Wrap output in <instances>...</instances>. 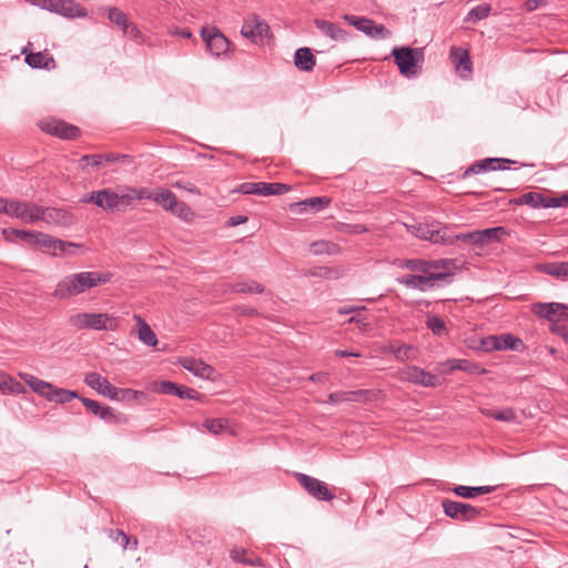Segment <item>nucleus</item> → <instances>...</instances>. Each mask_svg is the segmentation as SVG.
I'll return each mask as SVG.
<instances>
[{
	"mask_svg": "<svg viewBox=\"0 0 568 568\" xmlns=\"http://www.w3.org/2000/svg\"><path fill=\"white\" fill-rule=\"evenodd\" d=\"M344 20L348 22L351 26L355 27L357 30L362 31L367 36L371 32V21L372 19L365 17H357L353 14H345Z\"/></svg>",
	"mask_w": 568,
	"mask_h": 568,
	"instance_id": "obj_48",
	"label": "nucleus"
},
{
	"mask_svg": "<svg viewBox=\"0 0 568 568\" xmlns=\"http://www.w3.org/2000/svg\"><path fill=\"white\" fill-rule=\"evenodd\" d=\"M373 396L372 390L357 389V390H341L331 393L327 397V403L337 405L341 403H365L368 402Z\"/></svg>",
	"mask_w": 568,
	"mask_h": 568,
	"instance_id": "obj_20",
	"label": "nucleus"
},
{
	"mask_svg": "<svg viewBox=\"0 0 568 568\" xmlns=\"http://www.w3.org/2000/svg\"><path fill=\"white\" fill-rule=\"evenodd\" d=\"M138 322V337L146 346L154 347L158 345V338L151 326L141 316L135 315Z\"/></svg>",
	"mask_w": 568,
	"mask_h": 568,
	"instance_id": "obj_33",
	"label": "nucleus"
},
{
	"mask_svg": "<svg viewBox=\"0 0 568 568\" xmlns=\"http://www.w3.org/2000/svg\"><path fill=\"white\" fill-rule=\"evenodd\" d=\"M43 132L60 139L71 140L80 134V129L62 120H44L40 122Z\"/></svg>",
	"mask_w": 568,
	"mask_h": 568,
	"instance_id": "obj_17",
	"label": "nucleus"
},
{
	"mask_svg": "<svg viewBox=\"0 0 568 568\" xmlns=\"http://www.w3.org/2000/svg\"><path fill=\"white\" fill-rule=\"evenodd\" d=\"M499 335H490L481 339V347L486 352L499 351Z\"/></svg>",
	"mask_w": 568,
	"mask_h": 568,
	"instance_id": "obj_58",
	"label": "nucleus"
},
{
	"mask_svg": "<svg viewBox=\"0 0 568 568\" xmlns=\"http://www.w3.org/2000/svg\"><path fill=\"white\" fill-rule=\"evenodd\" d=\"M104 154H85L80 159V165L82 168L87 165L100 166L104 163Z\"/></svg>",
	"mask_w": 568,
	"mask_h": 568,
	"instance_id": "obj_56",
	"label": "nucleus"
},
{
	"mask_svg": "<svg viewBox=\"0 0 568 568\" xmlns=\"http://www.w3.org/2000/svg\"><path fill=\"white\" fill-rule=\"evenodd\" d=\"M509 163L514 162L503 158H486L484 160L476 161L468 166L462 174V179H467L473 174H479L487 171L508 170L509 168L507 164Z\"/></svg>",
	"mask_w": 568,
	"mask_h": 568,
	"instance_id": "obj_18",
	"label": "nucleus"
},
{
	"mask_svg": "<svg viewBox=\"0 0 568 568\" xmlns=\"http://www.w3.org/2000/svg\"><path fill=\"white\" fill-rule=\"evenodd\" d=\"M389 352L394 355L397 361H410L415 358V348L407 344L390 345Z\"/></svg>",
	"mask_w": 568,
	"mask_h": 568,
	"instance_id": "obj_42",
	"label": "nucleus"
},
{
	"mask_svg": "<svg viewBox=\"0 0 568 568\" xmlns=\"http://www.w3.org/2000/svg\"><path fill=\"white\" fill-rule=\"evenodd\" d=\"M201 36L207 50L213 55L220 57L229 51L230 41L217 28H203Z\"/></svg>",
	"mask_w": 568,
	"mask_h": 568,
	"instance_id": "obj_14",
	"label": "nucleus"
},
{
	"mask_svg": "<svg viewBox=\"0 0 568 568\" xmlns=\"http://www.w3.org/2000/svg\"><path fill=\"white\" fill-rule=\"evenodd\" d=\"M428 272L433 274H447L440 282H450L456 268V261L453 258L428 260Z\"/></svg>",
	"mask_w": 568,
	"mask_h": 568,
	"instance_id": "obj_25",
	"label": "nucleus"
},
{
	"mask_svg": "<svg viewBox=\"0 0 568 568\" xmlns=\"http://www.w3.org/2000/svg\"><path fill=\"white\" fill-rule=\"evenodd\" d=\"M32 246L42 248L43 252L50 253L52 255H63L67 253L69 247H79L78 244L72 242H65L59 239L53 237L52 235L38 232L36 234Z\"/></svg>",
	"mask_w": 568,
	"mask_h": 568,
	"instance_id": "obj_12",
	"label": "nucleus"
},
{
	"mask_svg": "<svg viewBox=\"0 0 568 568\" xmlns=\"http://www.w3.org/2000/svg\"><path fill=\"white\" fill-rule=\"evenodd\" d=\"M176 195L169 189H155L154 202L158 203L163 210L170 212L176 205Z\"/></svg>",
	"mask_w": 568,
	"mask_h": 568,
	"instance_id": "obj_34",
	"label": "nucleus"
},
{
	"mask_svg": "<svg viewBox=\"0 0 568 568\" xmlns=\"http://www.w3.org/2000/svg\"><path fill=\"white\" fill-rule=\"evenodd\" d=\"M446 274H409L406 276H403L398 278V283L406 286L407 288L418 290L422 292H425L429 288L439 286V281L445 276Z\"/></svg>",
	"mask_w": 568,
	"mask_h": 568,
	"instance_id": "obj_13",
	"label": "nucleus"
},
{
	"mask_svg": "<svg viewBox=\"0 0 568 568\" xmlns=\"http://www.w3.org/2000/svg\"><path fill=\"white\" fill-rule=\"evenodd\" d=\"M398 266L409 271H416L423 274H428V260L423 258H406L399 261Z\"/></svg>",
	"mask_w": 568,
	"mask_h": 568,
	"instance_id": "obj_45",
	"label": "nucleus"
},
{
	"mask_svg": "<svg viewBox=\"0 0 568 568\" xmlns=\"http://www.w3.org/2000/svg\"><path fill=\"white\" fill-rule=\"evenodd\" d=\"M111 278V273L95 271L70 274L58 282L52 295L57 300H68L101 284L109 283Z\"/></svg>",
	"mask_w": 568,
	"mask_h": 568,
	"instance_id": "obj_1",
	"label": "nucleus"
},
{
	"mask_svg": "<svg viewBox=\"0 0 568 568\" xmlns=\"http://www.w3.org/2000/svg\"><path fill=\"white\" fill-rule=\"evenodd\" d=\"M314 24L323 34L331 38L332 40L346 41V31L339 28L337 24L323 19H315Z\"/></svg>",
	"mask_w": 568,
	"mask_h": 568,
	"instance_id": "obj_27",
	"label": "nucleus"
},
{
	"mask_svg": "<svg viewBox=\"0 0 568 568\" xmlns=\"http://www.w3.org/2000/svg\"><path fill=\"white\" fill-rule=\"evenodd\" d=\"M468 237H469L468 242L471 243L473 245H475L477 247L484 246L483 236H481L480 230L469 232V236Z\"/></svg>",
	"mask_w": 568,
	"mask_h": 568,
	"instance_id": "obj_64",
	"label": "nucleus"
},
{
	"mask_svg": "<svg viewBox=\"0 0 568 568\" xmlns=\"http://www.w3.org/2000/svg\"><path fill=\"white\" fill-rule=\"evenodd\" d=\"M109 537L113 541L120 544L123 549H128V546L130 545V536L126 535L123 530H121V529H110L109 530Z\"/></svg>",
	"mask_w": 568,
	"mask_h": 568,
	"instance_id": "obj_54",
	"label": "nucleus"
},
{
	"mask_svg": "<svg viewBox=\"0 0 568 568\" xmlns=\"http://www.w3.org/2000/svg\"><path fill=\"white\" fill-rule=\"evenodd\" d=\"M450 59L455 65L456 72L464 79L471 74V61L467 50L459 47H452Z\"/></svg>",
	"mask_w": 568,
	"mask_h": 568,
	"instance_id": "obj_22",
	"label": "nucleus"
},
{
	"mask_svg": "<svg viewBox=\"0 0 568 568\" xmlns=\"http://www.w3.org/2000/svg\"><path fill=\"white\" fill-rule=\"evenodd\" d=\"M337 245L329 242V241H325V240H320V241H315L313 243H311L310 245V251L314 254V255H322V254H327V255H333L337 252Z\"/></svg>",
	"mask_w": 568,
	"mask_h": 568,
	"instance_id": "obj_44",
	"label": "nucleus"
},
{
	"mask_svg": "<svg viewBox=\"0 0 568 568\" xmlns=\"http://www.w3.org/2000/svg\"><path fill=\"white\" fill-rule=\"evenodd\" d=\"M295 67L304 72H310L314 69L316 60L310 48H300L294 54Z\"/></svg>",
	"mask_w": 568,
	"mask_h": 568,
	"instance_id": "obj_30",
	"label": "nucleus"
},
{
	"mask_svg": "<svg viewBox=\"0 0 568 568\" xmlns=\"http://www.w3.org/2000/svg\"><path fill=\"white\" fill-rule=\"evenodd\" d=\"M237 191L246 195H260V182H244L240 184Z\"/></svg>",
	"mask_w": 568,
	"mask_h": 568,
	"instance_id": "obj_59",
	"label": "nucleus"
},
{
	"mask_svg": "<svg viewBox=\"0 0 568 568\" xmlns=\"http://www.w3.org/2000/svg\"><path fill=\"white\" fill-rule=\"evenodd\" d=\"M80 400L90 412L99 416L101 419L112 422L115 418L111 407L103 406L99 402L85 397L80 398Z\"/></svg>",
	"mask_w": 568,
	"mask_h": 568,
	"instance_id": "obj_31",
	"label": "nucleus"
},
{
	"mask_svg": "<svg viewBox=\"0 0 568 568\" xmlns=\"http://www.w3.org/2000/svg\"><path fill=\"white\" fill-rule=\"evenodd\" d=\"M413 233L416 237L429 241L434 244H446L452 242L448 237V227L440 222H425L413 225Z\"/></svg>",
	"mask_w": 568,
	"mask_h": 568,
	"instance_id": "obj_5",
	"label": "nucleus"
},
{
	"mask_svg": "<svg viewBox=\"0 0 568 568\" xmlns=\"http://www.w3.org/2000/svg\"><path fill=\"white\" fill-rule=\"evenodd\" d=\"M170 212L183 220H189L193 215L191 207L186 203L179 201H176V205Z\"/></svg>",
	"mask_w": 568,
	"mask_h": 568,
	"instance_id": "obj_57",
	"label": "nucleus"
},
{
	"mask_svg": "<svg viewBox=\"0 0 568 568\" xmlns=\"http://www.w3.org/2000/svg\"><path fill=\"white\" fill-rule=\"evenodd\" d=\"M39 221L58 227H70L77 222V217L62 207L40 206Z\"/></svg>",
	"mask_w": 568,
	"mask_h": 568,
	"instance_id": "obj_11",
	"label": "nucleus"
},
{
	"mask_svg": "<svg viewBox=\"0 0 568 568\" xmlns=\"http://www.w3.org/2000/svg\"><path fill=\"white\" fill-rule=\"evenodd\" d=\"M74 398H81L77 392L55 387L54 385L52 386L50 395L48 396L49 402L59 404L69 403Z\"/></svg>",
	"mask_w": 568,
	"mask_h": 568,
	"instance_id": "obj_36",
	"label": "nucleus"
},
{
	"mask_svg": "<svg viewBox=\"0 0 568 568\" xmlns=\"http://www.w3.org/2000/svg\"><path fill=\"white\" fill-rule=\"evenodd\" d=\"M371 32L367 33L368 37L373 39H385L390 36V31L386 29L383 24H376L374 20L371 21Z\"/></svg>",
	"mask_w": 568,
	"mask_h": 568,
	"instance_id": "obj_55",
	"label": "nucleus"
},
{
	"mask_svg": "<svg viewBox=\"0 0 568 568\" xmlns=\"http://www.w3.org/2000/svg\"><path fill=\"white\" fill-rule=\"evenodd\" d=\"M295 478L307 494L316 500L331 501L335 498L326 483L303 473H295Z\"/></svg>",
	"mask_w": 568,
	"mask_h": 568,
	"instance_id": "obj_7",
	"label": "nucleus"
},
{
	"mask_svg": "<svg viewBox=\"0 0 568 568\" xmlns=\"http://www.w3.org/2000/svg\"><path fill=\"white\" fill-rule=\"evenodd\" d=\"M481 414H484L487 417H491L496 420L500 422H515L517 418V415L513 408H505V409H481Z\"/></svg>",
	"mask_w": 568,
	"mask_h": 568,
	"instance_id": "obj_41",
	"label": "nucleus"
},
{
	"mask_svg": "<svg viewBox=\"0 0 568 568\" xmlns=\"http://www.w3.org/2000/svg\"><path fill=\"white\" fill-rule=\"evenodd\" d=\"M81 203H92L104 212H124L130 207V197L126 196L124 185L116 190L105 187L85 194Z\"/></svg>",
	"mask_w": 568,
	"mask_h": 568,
	"instance_id": "obj_2",
	"label": "nucleus"
},
{
	"mask_svg": "<svg viewBox=\"0 0 568 568\" xmlns=\"http://www.w3.org/2000/svg\"><path fill=\"white\" fill-rule=\"evenodd\" d=\"M525 205H529L534 209L544 207V195L537 192H527L524 194Z\"/></svg>",
	"mask_w": 568,
	"mask_h": 568,
	"instance_id": "obj_53",
	"label": "nucleus"
},
{
	"mask_svg": "<svg viewBox=\"0 0 568 568\" xmlns=\"http://www.w3.org/2000/svg\"><path fill=\"white\" fill-rule=\"evenodd\" d=\"M499 351L511 349L521 352L525 349L523 339L511 334L499 335Z\"/></svg>",
	"mask_w": 568,
	"mask_h": 568,
	"instance_id": "obj_39",
	"label": "nucleus"
},
{
	"mask_svg": "<svg viewBox=\"0 0 568 568\" xmlns=\"http://www.w3.org/2000/svg\"><path fill=\"white\" fill-rule=\"evenodd\" d=\"M495 489H496V486L471 487V486L457 485L452 489V491L459 497L471 499L479 495L493 493Z\"/></svg>",
	"mask_w": 568,
	"mask_h": 568,
	"instance_id": "obj_32",
	"label": "nucleus"
},
{
	"mask_svg": "<svg viewBox=\"0 0 568 568\" xmlns=\"http://www.w3.org/2000/svg\"><path fill=\"white\" fill-rule=\"evenodd\" d=\"M203 427L213 435H220L229 428L227 420L224 418H207Z\"/></svg>",
	"mask_w": 568,
	"mask_h": 568,
	"instance_id": "obj_47",
	"label": "nucleus"
},
{
	"mask_svg": "<svg viewBox=\"0 0 568 568\" xmlns=\"http://www.w3.org/2000/svg\"><path fill=\"white\" fill-rule=\"evenodd\" d=\"M480 232H481L484 245L493 243V242H497L500 240V237L503 235L507 234L506 229L503 226L485 229V230H480Z\"/></svg>",
	"mask_w": 568,
	"mask_h": 568,
	"instance_id": "obj_51",
	"label": "nucleus"
},
{
	"mask_svg": "<svg viewBox=\"0 0 568 568\" xmlns=\"http://www.w3.org/2000/svg\"><path fill=\"white\" fill-rule=\"evenodd\" d=\"M491 11V6L488 3L479 4L470 9L467 16L464 18L466 23H477L478 21L486 19Z\"/></svg>",
	"mask_w": 568,
	"mask_h": 568,
	"instance_id": "obj_38",
	"label": "nucleus"
},
{
	"mask_svg": "<svg viewBox=\"0 0 568 568\" xmlns=\"http://www.w3.org/2000/svg\"><path fill=\"white\" fill-rule=\"evenodd\" d=\"M545 272L554 277L568 280V262L547 264Z\"/></svg>",
	"mask_w": 568,
	"mask_h": 568,
	"instance_id": "obj_49",
	"label": "nucleus"
},
{
	"mask_svg": "<svg viewBox=\"0 0 568 568\" xmlns=\"http://www.w3.org/2000/svg\"><path fill=\"white\" fill-rule=\"evenodd\" d=\"M126 196L130 197V207L133 206L134 201L136 200H152L154 201L155 189L149 187H134L130 185H124Z\"/></svg>",
	"mask_w": 568,
	"mask_h": 568,
	"instance_id": "obj_35",
	"label": "nucleus"
},
{
	"mask_svg": "<svg viewBox=\"0 0 568 568\" xmlns=\"http://www.w3.org/2000/svg\"><path fill=\"white\" fill-rule=\"evenodd\" d=\"M547 3V0H526L523 4V8L528 11H535L538 8L545 6Z\"/></svg>",
	"mask_w": 568,
	"mask_h": 568,
	"instance_id": "obj_62",
	"label": "nucleus"
},
{
	"mask_svg": "<svg viewBox=\"0 0 568 568\" xmlns=\"http://www.w3.org/2000/svg\"><path fill=\"white\" fill-rule=\"evenodd\" d=\"M398 375L400 381L409 382L424 387H437L443 383L439 376L418 366H408L404 369H400Z\"/></svg>",
	"mask_w": 568,
	"mask_h": 568,
	"instance_id": "obj_9",
	"label": "nucleus"
},
{
	"mask_svg": "<svg viewBox=\"0 0 568 568\" xmlns=\"http://www.w3.org/2000/svg\"><path fill=\"white\" fill-rule=\"evenodd\" d=\"M425 324L435 336L443 337L448 334L446 323L438 315H427Z\"/></svg>",
	"mask_w": 568,
	"mask_h": 568,
	"instance_id": "obj_37",
	"label": "nucleus"
},
{
	"mask_svg": "<svg viewBox=\"0 0 568 568\" xmlns=\"http://www.w3.org/2000/svg\"><path fill=\"white\" fill-rule=\"evenodd\" d=\"M123 33L131 37V38H134L136 39L139 36H140V30L138 29V27L132 23L131 21H129L124 28L122 29Z\"/></svg>",
	"mask_w": 568,
	"mask_h": 568,
	"instance_id": "obj_63",
	"label": "nucleus"
},
{
	"mask_svg": "<svg viewBox=\"0 0 568 568\" xmlns=\"http://www.w3.org/2000/svg\"><path fill=\"white\" fill-rule=\"evenodd\" d=\"M230 558L237 564H243L252 567H262L263 559L254 552L241 547H234L230 550Z\"/></svg>",
	"mask_w": 568,
	"mask_h": 568,
	"instance_id": "obj_26",
	"label": "nucleus"
},
{
	"mask_svg": "<svg viewBox=\"0 0 568 568\" xmlns=\"http://www.w3.org/2000/svg\"><path fill=\"white\" fill-rule=\"evenodd\" d=\"M19 376L33 392L48 399L53 386L51 383L28 373H19Z\"/></svg>",
	"mask_w": 568,
	"mask_h": 568,
	"instance_id": "obj_28",
	"label": "nucleus"
},
{
	"mask_svg": "<svg viewBox=\"0 0 568 568\" xmlns=\"http://www.w3.org/2000/svg\"><path fill=\"white\" fill-rule=\"evenodd\" d=\"M444 514L455 520L473 521L480 515V509L470 504L444 499L442 501Z\"/></svg>",
	"mask_w": 568,
	"mask_h": 568,
	"instance_id": "obj_10",
	"label": "nucleus"
},
{
	"mask_svg": "<svg viewBox=\"0 0 568 568\" xmlns=\"http://www.w3.org/2000/svg\"><path fill=\"white\" fill-rule=\"evenodd\" d=\"M156 392L161 394L174 395L182 399H196L199 393L190 387L178 385L170 381H162L156 386Z\"/></svg>",
	"mask_w": 568,
	"mask_h": 568,
	"instance_id": "obj_23",
	"label": "nucleus"
},
{
	"mask_svg": "<svg viewBox=\"0 0 568 568\" xmlns=\"http://www.w3.org/2000/svg\"><path fill=\"white\" fill-rule=\"evenodd\" d=\"M2 234L6 237V240H8V241H10L11 235H14L16 237L32 245L36 234H37V231H24V230L9 229V230H3Z\"/></svg>",
	"mask_w": 568,
	"mask_h": 568,
	"instance_id": "obj_50",
	"label": "nucleus"
},
{
	"mask_svg": "<svg viewBox=\"0 0 568 568\" xmlns=\"http://www.w3.org/2000/svg\"><path fill=\"white\" fill-rule=\"evenodd\" d=\"M69 324L75 329H113L114 320L105 313H77L69 317Z\"/></svg>",
	"mask_w": 568,
	"mask_h": 568,
	"instance_id": "obj_4",
	"label": "nucleus"
},
{
	"mask_svg": "<svg viewBox=\"0 0 568 568\" xmlns=\"http://www.w3.org/2000/svg\"><path fill=\"white\" fill-rule=\"evenodd\" d=\"M180 364L182 365L183 368H185L195 376L206 379L215 378V369L211 365L204 363L201 359L194 357H184L180 359Z\"/></svg>",
	"mask_w": 568,
	"mask_h": 568,
	"instance_id": "obj_21",
	"label": "nucleus"
},
{
	"mask_svg": "<svg viewBox=\"0 0 568 568\" xmlns=\"http://www.w3.org/2000/svg\"><path fill=\"white\" fill-rule=\"evenodd\" d=\"M329 199L326 196H313L305 199L303 201L296 202V205L307 206L308 211L318 212L323 209L327 207L329 204Z\"/></svg>",
	"mask_w": 568,
	"mask_h": 568,
	"instance_id": "obj_46",
	"label": "nucleus"
},
{
	"mask_svg": "<svg viewBox=\"0 0 568 568\" xmlns=\"http://www.w3.org/2000/svg\"><path fill=\"white\" fill-rule=\"evenodd\" d=\"M439 366H449L448 369H443V372L446 374H449L453 371H463L469 374L483 375L487 372L484 367L479 366L476 363L459 358H452L445 362H440Z\"/></svg>",
	"mask_w": 568,
	"mask_h": 568,
	"instance_id": "obj_24",
	"label": "nucleus"
},
{
	"mask_svg": "<svg viewBox=\"0 0 568 568\" xmlns=\"http://www.w3.org/2000/svg\"><path fill=\"white\" fill-rule=\"evenodd\" d=\"M108 18L111 22L120 27L121 29L129 22L128 16L118 8H110Z\"/></svg>",
	"mask_w": 568,
	"mask_h": 568,
	"instance_id": "obj_52",
	"label": "nucleus"
},
{
	"mask_svg": "<svg viewBox=\"0 0 568 568\" xmlns=\"http://www.w3.org/2000/svg\"><path fill=\"white\" fill-rule=\"evenodd\" d=\"M392 55L402 75L413 78L419 73L424 61L422 50L409 47H395L392 50Z\"/></svg>",
	"mask_w": 568,
	"mask_h": 568,
	"instance_id": "obj_3",
	"label": "nucleus"
},
{
	"mask_svg": "<svg viewBox=\"0 0 568 568\" xmlns=\"http://www.w3.org/2000/svg\"><path fill=\"white\" fill-rule=\"evenodd\" d=\"M241 34L255 44L263 43L270 34V27L260 16L251 13L244 18Z\"/></svg>",
	"mask_w": 568,
	"mask_h": 568,
	"instance_id": "obj_6",
	"label": "nucleus"
},
{
	"mask_svg": "<svg viewBox=\"0 0 568 568\" xmlns=\"http://www.w3.org/2000/svg\"><path fill=\"white\" fill-rule=\"evenodd\" d=\"M31 47L32 43L28 42V44L21 50V54L24 55V61L30 68L45 70H53L57 68L54 58L47 50L32 52Z\"/></svg>",
	"mask_w": 568,
	"mask_h": 568,
	"instance_id": "obj_16",
	"label": "nucleus"
},
{
	"mask_svg": "<svg viewBox=\"0 0 568 568\" xmlns=\"http://www.w3.org/2000/svg\"><path fill=\"white\" fill-rule=\"evenodd\" d=\"M535 315L546 318L551 323L560 322L561 318L568 317V305L562 303H536L531 306Z\"/></svg>",
	"mask_w": 568,
	"mask_h": 568,
	"instance_id": "obj_19",
	"label": "nucleus"
},
{
	"mask_svg": "<svg viewBox=\"0 0 568 568\" xmlns=\"http://www.w3.org/2000/svg\"><path fill=\"white\" fill-rule=\"evenodd\" d=\"M232 291L243 294H261L264 292V286L255 281L237 282L232 285Z\"/></svg>",
	"mask_w": 568,
	"mask_h": 568,
	"instance_id": "obj_43",
	"label": "nucleus"
},
{
	"mask_svg": "<svg viewBox=\"0 0 568 568\" xmlns=\"http://www.w3.org/2000/svg\"><path fill=\"white\" fill-rule=\"evenodd\" d=\"M550 332L552 334L560 336L568 344V326L567 325H565L560 322H555L550 326Z\"/></svg>",
	"mask_w": 568,
	"mask_h": 568,
	"instance_id": "obj_61",
	"label": "nucleus"
},
{
	"mask_svg": "<svg viewBox=\"0 0 568 568\" xmlns=\"http://www.w3.org/2000/svg\"><path fill=\"white\" fill-rule=\"evenodd\" d=\"M84 383L99 394L113 399H120V394H132V389H120L113 386L105 377H102L100 374L95 372H90L84 376ZM136 394V392H134Z\"/></svg>",
	"mask_w": 568,
	"mask_h": 568,
	"instance_id": "obj_8",
	"label": "nucleus"
},
{
	"mask_svg": "<svg viewBox=\"0 0 568 568\" xmlns=\"http://www.w3.org/2000/svg\"><path fill=\"white\" fill-rule=\"evenodd\" d=\"M203 530V535L200 534L201 529L199 528L197 530H194L193 531V535H194V540L195 541H199L201 544H204L205 541L202 540V539H199L197 537H201V538H207L206 542L210 544L213 539H215V531L211 528V527H203L202 528Z\"/></svg>",
	"mask_w": 568,
	"mask_h": 568,
	"instance_id": "obj_60",
	"label": "nucleus"
},
{
	"mask_svg": "<svg viewBox=\"0 0 568 568\" xmlns=\"http://www.w3.org/2000/svg\"><path fill=\"white\" fill-rule=\"evenodd\" d=\"M291 186L284 183H266L260 182V195L268 196V195H281L290 191Z\"/></svg>",
	"mask_w": 568,
	"mask_h": 568,
	"instance_id": "obj_40",
	"label": "nucleus"
},
{
	"mask_svg": "<svg viewBox=\"0 0 568 568\" xmlns=\"http://www.w3.org/2000/svg\"><path fill=\"white\" fill-rule=\"evenodd\" d=\"M55 13L65 18H84L88 11L74 0H60Z\"/></svg>",
	"mask_w": 568,
	"mask_h": 568,
	"instance_id": "obj_29",
	"label": "nucleus"
},
{
	"mask_svg": "<svg viewBox=\"0 0 568 568\" xmlns=\"http://www.w3.org/2000/svg\"><path fill=\"white\" fill-rule=\"evenodd\" d=\"M40 205L29 201L13 200L9 207V216L26 223L39 222Z\"/></svg>",
	"mask_w": 568,
	"mask_h": 568,
	"instance_id": "obj_15",
	"label": "nucleus"
}]
</instances>
